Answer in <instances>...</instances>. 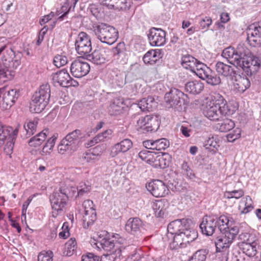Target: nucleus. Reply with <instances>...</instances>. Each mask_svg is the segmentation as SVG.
Returning a JSON list of instances; mask_svg holds the SVG:
<instances>
[{
  "mask_svg": "<svg viewBox=\"0 0 261 261\" xmlns=\"http://www.w3.org/2000/svg\"><path fill=\"white\" fill-rule=\"evenodd\" d=\"M234 110L229 108L226 101L219 94L212 96L211 100L207 102L203 113L211 120L217 121L222 118L224 116H229L233 114Z\"/></svg>",
  "mask_w": 261,
  "mask_h": 261,
  "instance_id": "1",
  "label": "nucleus"
},
{
  "mask_svg": "<svg viewBox=\"0 0 261 261\" xmlns=\"http://www.w3.org/2000/svg\"><path fill=\"white\" fill-rule=\"evenodd\" d=\"M50 86L48 84L41 85L32 97L30 111L33 113L41 112L47 105L50 98Z\"/></svg>",
  "mask_w": 261,
  "mask_h": 261,
  "instance_id": "2",
  "label": "nucleus"
},
{
  "mask_svg": "<svg viewBox=\"0 0 261 261\" xmlns=\"http://www.w3.org/2000/svg\"><path fill=\"white\" fill-rule=\"evenodd\" d=\"M164 101L167 108H173L178 111L185 109V105L188 102L187 95L176 88H171L165 94Z\"/></svg>",
  "mask_w": 261,
  "mask_h": 261,
  "instance_id": "3",
  "label": "nucleus"
},
{
  "mask_svg": "<svg viewBox=\"0 0 261 261\" xmlns=\"http://www.w3.org/2000/svg\"><path fill=\"white\" fill-rule=\"evenodd\" d=\"M18 125L14 130L11 127L4 125L0 122V146L6 142L4 151L8 155L13 152L14 142L18 132Z\"/></svg>",
  "mask_w": 261,
  "mask_h": 261,
  "instance_id": "4",
  "label": "nucleus"
},
{
  "mask_svg": "<svg viewBox=\"0 0 261 261\" xmlns=\"http://www.w3.org/2000/svg\"><path fill=\"white\" fill-rule=\"evenodd\" d=\"M97 38L102 43L109 45L114 43L118 38V32L112 26L101 23L94 28Z\"/></svg>",
  "mask_w": 261,
  "mask_h": 261,
  "instance_id": "5",
  "label": "nucleus"
},
{
  "mask_svg": "<svg viewBox=\"0 0 261 261\" xmlns=\"http://www.w3.org/2000/svg\"><path fill=\"white\" fill-rule=\"evenodd\" d=\"M197 237V232L191 227L190 224L188 228H186L173 237L172 247L174 249L185 247L187 243L193 241Z\"/></svg>",
  "mask_w": 261,
  "mask_h": 261,
  "instance_id": "6",
  "label": "nucleus"
},
{
  "mask_svg": "<svg viewBox=\"0 0 261 261\" xmlns=\"http://www.w3.org/2000/svg\"><path fill=\"white\" fill-rule=\"evenodd\" d=\"M221 235L217 237L215 242L217 252L226 251L239 233L237 226L231 227L230 231L220 232Z\"/></svg>",
  "mask_w": 261,
  "mask_h": 261,
  "instance_id": "7",
  "label": "nucleus"
},
{
  "mask_svg": "<svg viewBox=\"0 0 261 261\" xmlns=\"http://www.w3.org/2000/svg\"><path fill=\"white\" fill-rule=\"evenodd\" d=\"M75 49L82 56L88 58L92 50V45L89 36L85 32H80L75 42Z\"/></svg>",
  "mask_w": 261,
  "mask_h": 261,
  "instance_id": "8",
  "label": "nucleus"
},
{
  "mask_svg": "<svg viewBox=\"0 0 261 261\" xmlns=\"http://www.w3.org/2000/svg\"><path fill=\"white\" fill-rule=\"evenodd\" d=\"M247 53L249 51L245 49V54L241 58L238 67H241L248 75H251L257 71L260 64L257 57L252 55L248 56Z\"/></svg>",
  "mask_w": 261,
  "mask_h": 261,
  "instance_id": "9",
  "label": "nucleus"
},
{
  "mask_svg": "<svg viewBox=\"0 0 261 261\" xmlns=\"http://www.w3.org/2000/svg\"><path fill=\"white\" fill-rule=\"evenodd\" d=\"M124 242V238L121 237L119 234H114L111 238H103L96 243L98 248H101L104 250L111 252L115 255L119 246V243H123Z\"/></svg>",
  "mask_w": 261,
  "mask_h": 261,
  "instance_id": "10",
  "label": "nucleus"
},
{
  "mask_svg": "<svg viewBox=\"0 0 261 261\" xmlns=\"http://www.w3.org/2000/svg\"><path fill=\"white\" fill-rule=\"evenodd\" d=\"M245 54V48L238 47L236 50L229 46L225 48L222 53V56L226 58L228 62L238 67L240 65L241 58Z\"/></svg>",
  "mask_w": 261,
  "mask_h": 261,
  "instance_id": "11",
  "label": "nucleus"
},
{
  "mask_svg": "<svg viewBox=\"0 0 261 261\" xmlns=\"http://www.w3.org/2000/svg\"><path fill=\"white\" fill-rule=\"evenodd\" d=\"M18 96L16 89L5 91L4 89H0V108L3 110L8 109L15 102Z\"/></svg>",
  "mask_w": 261,
  "mask_h": 261,
  "instance_id": "12",
  "label": "nucleus"
},
{
  "mask_svg": "<svg viewBox=\"0 0 261 261\" xmlns=\"http://www.w3.org/2000/svg\"><path fill=\"white\" fill-rule=\"evenodd\" d=\"M247 40L250 45L258 47L261 45V21L250 25L247 31Z\"/></svg>",
  "mask_w": 261,
  "mask_h": 261,
  "instance_id": "13",
  "label": "nucleus"
},
{
  "mask_svg": "<svg viewBox=\"0 0 261 261\" xmlns=\"http://www.w3.org/2000/svg\"><path fill=\"white\" fill-rule=\"evenodd\" d=\"M191 223V220L187 219H177L170 222L167 227V237L172 239L182 230L188 228Z\"/></svg>",
  "mask_w": 261,
  "mask_h": 261,
  "instance_id": "14",
  "label": "nucleus"
},
{
  "mask_svg": "<svg viewBox=\"0 0 261 261\" xmlns=\"http://www.w3.org/2000/svg\"><path fill=\"white\" fill-rule=\"evenodd\" d=\"M146 189L156 197H164L169 191L166 185L160 180H154L146 184Z\"/></svg>",
  "mask_w": 261,
  "mask_h": 261,
  "instance_id": "15",
  "label": "nucleus"
},
{
  "mask_svg": "<svg viewBox=\"0 0 261 261\" xmlns=\"http://www.w3.org/2000/svg\"><path fill=\"white\" fill-rule=\"evenodd\" d=\"M90 69L88 63L86 62L76 60L71 64L70 70L71 74L76 78H81L87 75Z\"/></svg>",
  "mask_w": 261,
  "mask_h": 261,
  "instance_id": "16",
  "label": "nucleus"
},
{
  "mask_svg": "<svg viewBox=\"0 0 261 261\" xmlns=\"http://www.w3.org/2000/svg\"><path fill=\"white\" fill-rule=\"evenodd\" d=\"M166 32L161 29L152 28L150 29L148 38L152 46H161L166 42Z\"/></svg>",
  "mask_w": 261,
  "mask_h": 261,
  "instance_id": "17",
  "label": "nucleus"
},
{
  "mask_svg": "<svg viewBox=\"0 0 261 261\" xmlns=\"http://www.w3.org/2000/svg\"><path fill=\"white\" fill-rule=\"evenodd\" d=\"M52 208L58 212L61 211L66 204L68 196L65 192L60 190L53 193L49 197Z\"/></svg>",
  "mask_w": 261,
  "mask_h": 261,
  "instance_id": "18",
  "label": "nucleus"
},
{
  "mask_svg": "<svg viewBox=\"0 0 261 261\" xmlns=\"http://www.w3.org/2000/svg\"><path fill=\"white\" fill-rule=\"evenodd\" d=\"M126 241L124 239V242L123 243H119V246L116 251H115V256L114 257L116 260L117 258L119 259L124 257L133 258L136 253V248L134 245H126Z\"/></svg>",
  "mask_w": 261,
  "mask_h": 261,
  "instance_id": "19",
  "label": "nucleus"
},
{
  "mask_svg": "<svg viewBox=\"0 0 261 261\" xmlns=\"http://www.w3.org/2000/svg\"><path fill=\"white\" fill-rule=\"evenodd\" d=\"M217 218L204 216L199 225L202 233L207 236H212L217 227Z\"/></svg>",
  "mask_w": 261,
  "mask_h": 261,
  "instance_id": "20",
  "label": "nucleus"
},
{
  "mask_svg": "<svg viewBox=\"0 0 261 261\" xmlns=\"http://www.w3.org/2000/svg\"><path fill=\"white\" fill-rule=\"evenodd\" d=\"M108 52L102 48L96 49L90 55H88L87 59L95 64L101 65L109 61Z\"/></svg>",
  "mask_w": 261,
  "mask_h": 261,
  "instance_id": "21",
  "label": "nucleus"
},
{
  "mask_svg": "<svg viewBox=\"0 0 261 261\" xmlns=\"http://www.w3.org/2000/svg\"><path fill=\"white\" fill-rule=\"evenodd\" d=\"M215 69L219 75L224 77H232L236 74V72L233 67L223 62H217L215 64Z\"/></svg>",
  "mask_w": 261,
  "mask_h": 261,
  "instance_id": "22",
  "label": "nucleus"
},
{
  "mask_svg": "<svg viewBox=\"0 0 261 261\" xmlns=\"http://www.w3.org/2000/svg\"><path fill=\"white\" fill-rule=\"evenodd\" d=\"M133 146L132 141L128 139H125L116 143L112 148L111 154L115 156L120 152H126Z\"/></svg>",
  "mask_w": 261,
  "mask_h": 261,
  "instance_id": "23",
  "label": "nucleus"
},
{
  "mask_svg": "<svg viewBox=\"0 0 261 261\" xmlns=\"http://www.w3.org/2000/svg\"><path fill=\"white\" fill-rule=\"evenodd\" d=\"M70 76L65 69L61 70L52 75V80L54 83H58L60 86L67 87V84Z\"/></svg>",
  "mask_w": 261,
  "mask_h": 261,
  "instance_id": "24",
  "label": "nucleus"
},
{
  "mask_svg": "<svg viewBox=\"0 0 261 261\" xmlns=\"http://www.w3.org/2000/svg\"><path fill=\"white\" fill-rule=\"evenodd\" d=\"M124 105L122 98L117 97L111 101L108 108V112L110 115H117L122 113Z\"/></svg>",
  "mask_w": 261,
  "mask_h": 261,
  "instance_id": "25",
  "label": "nucleus"
},
{
  "mask_svg": "<svg viewBox=\"0 0 261 261\" xmlns=\"http://www.w3.org/2000/svg\"><path fill=\"white\" fill-rule=\"evenodd\" d=\"M235 77L233 82V86L239 92H243L250 86L249 79L245 76H241L240 74L234 76Z\"/></svg>",
  "mask_w": 261,
  "mask_h": 261,
  "instance_id": "26",
  "label": "nucleus"
},
{
  "mask_svg": "<svg viewBox=\"0 0 261 261\" xmlns=\"http://www.w3.org/2000/svg\"><path fill=\"white\" fill-rule=\"evenodd\" d=\"M83 135L82 131L77 129L68 134L64 139L76 150Z\"/></svg>",
  "mask_w": 261,
  "mask_h": 261,
  "instance_id": "27",
  "label": "nucleus"
},
{
  "mask_svg": "<svg viewBox=\"0 0 261 261\" xmlns=\"http://www.w3.org/2000/svg\"><path fill=\"white\" fill-rule=\"evenodd\" d=\"M157 102L154 98L149 96L147 98H144L139 101L138 104L140 109L143 111H152L157 107Z\"/></svg>",
  "mask_w": 261,
  "mask_h": 261,
  "instance_id": "28",
  "label": "nucleus"
},
{
  "mask_svg": "<svg viewBox=\"0 0 261 261\" xmlns=\"http://www.w3.org/2000/svg\"><path fill=\"white\" fill-rule=\"evenodd\" d=\"M142 228V222L138 218H130L125 224L126 230L132 233L140 231Z\"/></svg>",
  "mask_w": 261,
  "mask_h": 261,
  "instance_id": "29",
  "label": "nucleus"
},
{
  "mask_svg": "<svg viewBox=\"0 0 261 261\" xmlns=\"http://www.w3.org/2000/svg\"><path fill=\"white\" fill-rule=\"evenodd\" d=\"M162 58L160 50H150L147 51L143 56V60L147 64L153 65L156 63L160 58Z\"/></svg>",
  "mask_w": 261,
  "mask_h": 261,
  "instance_id": "30",
  "label": "nucleus"
},
{
  "mask_svg": "<svg viewBox=\"0 0 261 261\" xmlns=\"http://www.w3.org/2000/svg\"><path fill=\"white\" fill-rule=\"evenodd\" d=\"M257 243L254 240L253 242L239 243V247L243 253L247 256H254L257 253Z\"/></svg>",
  "mask_w": 261,
  "mask_h": 261,
  "instance_id": "31",
  "label": "nucleus"
},
{
  "mask_svg": "<svg viewBox=\"0 0 261 261\" xmlns=\"http://www.w3.org/2000/svg\"><path fill=\"white\" fill-rule=\"evenodd\" d=\"M147 133L156 131L160 125L161 120L157 116L146 115Z\"/></svg>",
  "mask_w": 261,
  "mask_h": 261,
  "instance_id": "32",
  "label": "nucleus"
},
{
  "mask_svg": "<svg viewBox=\"0 0 261 261\" xmlns=\"http://www.w3.org/2000/svg\"><path fill=\"white\" fill-rule=\"evenodd\" d=\"M12 74L10 69L9 61L7 60V56L5 55L0 61V77L8 80L11 78Z\"/></svg>",
  "mask_w": 261,
  "mask_h": 261,
  "instance_id": "33",
  "label": "nucleus"
},
{
  "mask_svg": "<svg viewBox=\"0 0 261 261\" xmlns=\"http://www.w3.org/2000/svg\"><path fill=\"white\" fill-rule=\"evenodd\" d=\"M203 83L200 81H193L185 85V90L190 93L196 94L200 93L203 89Z\"/></svg>",
  "mask_w": 261,
  "mask_h": 261,
  "instance_id": "34",
  "label": "nucleus"
},
{
  "mask_svg": "<svg viewBox=\"0 0 261 261\" xmlns=\"http://www.w3.org/2000/svg\"><path fill=\"white\" fill-rule=\"evenodd\" d=\"M48 134V129L43 130L29 140L28 142L29 145L34 147L40 146L46 139Z\"/></svg>",
  "mask_w": 261,
  "mask_h": 261,
  "instance_id": "35",
  "label": "nucleus"
},
{
  "mask_svg": "<svg viewBox=\"0 0 261 261\" xmlns=\"http://www.w3.org/2000/svg\"><path fill=\"white\" fill-rule=\"evenodd\" d=\"M168 203L164 200H158L152 205V208L156 217L161 218L164 215Z\"/></svg>",
  "mask_w": 261,
  "mask_h": 261,
  "instance_id": "36",
  "label": "nucleus"
},
{
  "mask_svg": "<svg viewBox=\"0 0 261 261\" xmlns=\"http://www.w3.org/2000/svg\"><path fill=\"white\" fill-rule=\"evenodd\" d=\"M196 63L197 59L190 55L184 56L181 59V65L183 67L191 71L195 70Z\"/></svg>",
  "mask_w": 261,
  "mask_h": 261,
  "instance_id": "37",
  "label": "nucleus"
},
{
  "mask_svg": "<svg viewBox=\"0 0 261 261\" xmlns=\"http://www.w3.org/2000/svg\"><path fill=\"white\" fill-rule=\"evenodd\" d=\"M6 55L7 56V60L9 61L10 69L11 73H12V70L17 68L19 65L20 61L18 60H13V58L15 57V52L12 48H9L7 49Z\"/></svg>",
  "mask_w": 261,
  "mask_h": 261,
  "instance_id": "38",
  "label": "nucleus"
},
{
  "mask_svg": "<svg viewBox=\"0 0 261 261\" xmlns=\"http://www.w3.org/2000/svg\"><path fill=\"white\" fill-rule=\"evenodd\" d=\"M235 124L231 119H225L217 124V127L221 132H227L234 128Z\"/></svg>",
  "mask_w": 261,
  "mask_h": 261,
  "instance_id": "39",
  "label": "nucleus"
},
{
  "mask_svg": "<svg viewBox=\"0 0 261 261\" xmlns=\"http://www.w3.org/2000/svg\"><path fill=\"white\" fill-rule=\"evenodd\" d=\"M76 249V243L75 239L74 238H71L65 245L63 254L66 256H70L73 254Z\"/></svg>",
  "mask_w": 261,
  "mask_h": 261,
  "instance_id": "40",
  "label": "nucleus"
},
{
  "mask_svg": "<svg viewBox=\"0 0 261 261\" xmlns=\"http://www.w3.org/2000/svg\"><path fill=\"white\" fill-rule=\"evenodd\" d=\"M217 220V227L220 232L230 231L231 227L228 226V220L225 216H221Z\"/></svg>",
  "mask_w": 261,
  "mask_h": 261,
  "instance_id": "41",
  "label": "nucleus"
},
{
  "mask_svg": "<svg viewBox=\"0 0 261 261\" xmlns=\"http://www.w3.org/2000/svg\"><path fill=\"white\" fill-rule=\"evenodd\" d=\"M161 154H159L156 158L159 161V166L161 168H165L168 167L171 162V156L167 153L161 152Z\"/></svg>",
  "mask_w": 261,
  "mask_h": 261,
  "instance_id": "42",
  "label": "nucleus"
},
{
  "mask_svg": "<svg viewBox=\"0 0 261 261\" xmlns=\"http://www.w3.org/2000/svg\"><path fill=\"white\" fill-rule=\"evenodd\" d=\"M83 207L84 208V211L89 210V212L91 213V222H94L96 219V214L95 209L94 208L93 202L91 200H86L84 201L83 203Z\"/></svg>",
  "mask_w": 261,
  "mask_h": 261,
  "instance_id": "43",
  "label": "nucleus"
},
{
  "mask_svg": "<svg viewBox=\"0 0 261 261\" xmlns=\"http://www.w3.org/2000/svg\"><path fill=\"white\" fill-rule=\"evenodd\" d=\"M155 152L149 151L147 150L141 151L139 154V157L143 161H144L148 164H151L153 162V155L156 154Z\"/></svg>",
  "mask_w": 261,
  "mask_h": 261,
  "instance_id": "44",
  "label": "nucleus"
},
{
  "mask_svg": "<svg viewBox=\"0 0 261 261\" xmlns=\"http://www.w3.org/2000/svg\"><path fill=\"white\" fill-rule=\"evenodd\" d=\"M37 124V121H34L25 122L23 124V127L26 131V138L30 137L36 132Z\"/></svg>",
  "mask_w": 261,
  "mask_h": 261,
  "instance_id": "45",
  "label": "nucleus"
},
{
  "mask_svg": "<svg viewBox=\"0 0 261 261\" xmlns=\"http://www.w3.org/2000/svg\"><path fill=\"white\" fill-rule=\"evenodd\" d=\"M204 80L206 81L207 84L212 86L218 85L221 82V80L219 76L216 74L212 70H211V73L208 74Z\"/></svg>",
  "mask_w": 261,
  "mask_h": 261,
  "instance_id": "46",
  "label": "nucleus"
},
{
  "mask_svg": "<svg viewBox=\"0 0 261 261\" xmlns=\"http://www.w3.org/2000/svg\"><path fill=\"white\" fill-rule=\"evenodd\" d=\"M131 6L130 0H115L114 9L127 10L129 9Z\"/></svg>",
  "mask_w": 261,
  "mask_h": 261,
  "instance_id": "47",
  "label": "nucleus"
},
{
  "mask_svg": "<svg viewBox=\"0 0 261 261\" xmlns=\"http://www.w3.org/2000/svg\"><path fill=\"white\" fill-rule=\"evenodd\" d=\"M146 120L145 117L140 118L137 121L135 125L136 129L139 133H147Z\"/></svg>",
  "mask_w": 261,
  "mask_h": 261,
  "instance_id": "48",
  "label": "nucleus"
},
{
  "mask_svg": "<svg viewBox=\"0 0 261 261\" xmlns=\"http://www.w3.org/2000/svg\"><path fill=\"white\" fill-rule=\"evenodd\" d=\"M75 148L71 147L67 141L64 138L58 146V151L60 154H64L67 151H75Z\"/></svg>",
  "mask_w": 261,
  "mask_h": 261,
  "instance_id": "49",
  "label": "nucleus"
},
{
  "mask_svg": "<svg viewBox=\"0 0 261 261\" xmlns=\"http://www.w3.org/2000/svg\"><path fill=\"white\" fill-rule=\"evenodd\" d=\"M207 253L205 250H198L189 259V261H204L206 259Z\"/></svg>",
  "mask_w": 261,
  "mask_h": 261,
  "instance_id": "50",
  "label": "nucleus"
},
{
  "mask_svg": "<svg viewBox=\"0 0 261 261\" xmlns=\"http://www.w3.org/2000/svg\"><path fill=\"white\" fill-rule=\"evenodd\" d=\"M91 189V186L87 185L85 182L80 183L77 187V195L76 197H81L89 193Z\"/></svg>",
  "mask_w": 261,
  "mask_h": 261,
  "instance_id": "51",
  "label": "nucleus"
},
{
  "mask_svg": "<svg viewBox=\"0 0 261 261\" xmlns=\"http://www.w3.org/2000/svg\"><path fill=\"white\" fill-rule=\"evenodd\" d=\"M88 10L97 19L101 18V14L100 12L101 8L99 5L92 4L88 7Z\"/></svg>",
  "mask_w": 261,
  "mask_h": 261,
  "instance_id": "52",
  "label": "nucleus"
},
{
  "mask_svg": "<svg viewBox=\"0 0 261 261\" xmlns=\"http://www.w3.org/2000/svg\"><path fill=\"white\" fill-rule=\"evenodd\" d=\"M155 143L156 150H165L169 146V142L166 138L156 140Z\"/></svg>",
  "mask_w": 261,
  "mask_h": 261,
  "instance_id": "53",
  "label": "nucleus"
},
{
  "mask_svg": "<svg viewBox=\"0 0 261 261\" xmlns=\"http://www.w3.org/2000/svg\"><path fill=\"white\" fill-rule=\"evenodd\" d=\"M67 61V58L66 56L58 55L54 58V63L57 67H60L66 65Z\"/></svg>",
  "mask_w": 261,
  "mask_h": 261,
  "instance_id": "54",
  "label": "nucleus"
},
{
  "mask_svg": "<svg viewBox=\"0 0 261 261\" xmlns=\"http://www.w3.org/2000/svg\"><path fill=\"white\" fill-rule=\"evenodd\" d=\"M53 253L51 251H43L38 256V261H53Z\"/></svg>",
  "mask_w": 261,
  "mask_h": 261,
  "instance_id": "55",
  "label": "nucleus"
},
{
  "mask_svg": "<svg viewBox=\"0 0 261 261\" xmlns=\"http://www.w3.org/2000/svg\"><path fill=\"white\" fill-rule=\"evenodd\" d=\"M56 139L57 136L55 135H54L52 137H50L44 145L42 149V151L43 152H45L51 150L55 145Z\"/></svg>",
  "mask_w": 261,
  "mask_h": 261,
  "instance_id": "56",
  "label": "nucleus"
},
{
  "mask_svg": "<svg viewBox=\"0 0 261 261\" xmlns=\"http://www.w3.org/2000/svg\"><path fill=\"white\" fill-rule=\"evenodd\" d=\"M239 239L242 241L240 243H252L254 240V237L247 232H242L240 234Z\"/></svg>",
  "mask_w": 261,
  "mask_h": 261,
  "instance_id": "57",
  "label": "nucleus"
},
{
  "mask_svg": "<svg viewBox=\"0 0 261 261\" xmlns=\"http://www.w3.org/2000/svg\"><path fill=\"white\" fill-rule=\"evenodd\" d=\"M241 130L239 128H236L233 133L227 135V139L229 141L232 142L239 139L241 137Z\"/></svg>",
  "mask_w": 261,
  "mask_h": 261,
  "instance_id": "58",
  "label": "nucleus"
},
{
  "mask_svg": "<svg viewBox=\"0 0 261 261\" xmlns=\"http://www.w3.org/2000/svg\"><path fill=\"white\" fill-rule=\"evenodd\" d=\"M112 131L111 129H107L102 133H99L96 136V140L98 141H103L106 139L110 138V136L111 135Z\"/></svg>",
  "mask_w": 261,
  "mask_h": 261,
  "instance_id": "59",
  "label": "nucleus"
},
{
  "mask_svg": "<svg viewBox=\"0 0 261 261\" xmlns=\"http://www.w3.org/2000/svg\"><path fill=\"white\" fill-rule=\"evenodd\" d=\"M100 257L92 253H87L82 256L81 261H99Z\"/></svg>",
  "mask_w": 261,
  "mask_h": 261,
  "instance_id": "60",
  "label": "nucleus"
},
{
  "mask_svg": "<svg viewBox=\"0 0 261 261\" xmlns=\"http://www.w3.org/2000/svg\"><path fill=\"white\" fill-rule=\"evenodd\" d=\"M89 210L84 211V215L83 216V222L84 227H88L89 225H92L94 222H91V213L89 211Z\"/></svg>",
  "mask_w": 261,
  "mask_h": 261,
  "instance_id": "61",
  "label": "nucleus"
},
{
  "mask_svg": "<svg viewBox=\"0 0 261 261\" xmlns=\"http://www.w3.org/2000/svg\"><path fill=\"white\" fill-rule=\"evenodd\" d=\"M212 20L211 17L208 16H205L199 22L200 26L202 29H207L211 25Z\"/></svg>",
  "mask_w": 261,
  "mask_h": 261,
  "instance_id": "62",
  "label": "nucleus"
},
{
  "mask_svg": "<svg viewBox=\"0 0 261 261\" xmlns=\"http://www.w3.org/2000/svg\"><path fill=\"white\" fill-rule=\"evenodd\" d=\"M211 68L207 66L204 67L202 70H199L196 74L199 78L204 80L208 74L211 73Z\"/></svg>",
  "mask_w": 261,
  "mask_h": 261,
  "instance_id": "63",
  "label": "nucleus"
},
{
  "mask_svg": "<svg viewBox=\"0 0 261 261\" xmlns=\"http://www.w3.org/2000/svg\"><path fill=\"white\" fill-rule=\"evenodd\" d=\"M205 146L207 148L209 147H212L214 148L217 149V147L219 146L216 141L214 139V137L209 138L205 142Z\"/></svg>",
  "mask_w": 261,
  "mask_h": 261,
  "instance_id": "64",
  "label": "nucleus"
}]
</instances>
